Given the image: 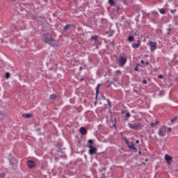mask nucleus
Instances as JSON below:
<instances>
[{
	"label": "nucleus",
	"instance_id": "nucleus-1",
	"mask_svg": "<svg viewBox=\"0 0 178 178\" xmlns=\"http://www.w3.org/2000/svg\"><path fill=\"white\" fill-rule=\"evenodd\" d=\"M42 41H43V42H46V44H49L51 47H56V45H58V42H56L55 39L52 38V36L49 34L44 35L42 38Z\"/></svg>",
	"mask_w": 178,
	"mask_h": 178
},
{
	"label": "nucleus",
	"instance_id": "nucleus-2",
	"mask_svg": "<svg viewBox=\"0 0 178 178\" xmlns=\"http://www.w3.org/2000/svg\"><path fill=\"white\" fill-rule=\"evenodd\" d=\"M172 131V128H168L165 126H163L161 129L159 131V135L160 137H165L166 136V133H170Z\"/></svg>",
	"mask_w": 178,
	"mask_h": 178
},
{
	"label": "nucleus",
	"instance_id": "nucleus-3",
	"mask_svg": "<svg viewBox=\"0 0 178 178\" xmlns=\"http://www.w3.org/2000/svg\"><path fill=\"white\" fill-rule=\"evenodd\" d=\"M127 63V56H121L118 60V66L123 67Z\"/></svg>",
	"mask_w": 178,
	"mask_h": 178
},
{
	"label": "nucleus",
	"instance_id": "nucleus-4",
	"mask_svg": "<svg viewBox=\"0 0 178 178\" xmlns=\"http://www.w3.org/2000/svg\"><path fill=\"white\" fill-rule=\"evenodd\" d=\"M125 143L127 144V145L128 146V148H129V149H132V151H134V152H137V148L135 147V145L133 142H130L129 141V140H127V138H125Z\"/></svg>",
	"mask_w": 178,
	"mask_h": 178
},
{
	"label": "nucleus",
	"instance_id": "nucleus-5",
	"mask_svg": "<svg viewBox=\"0 0 178 178\" xmlns=\"http://www.w3.org/2000/svg\"><path fill=\"white\" fill-rule=\"evenodd\" d=\"M89 150H88V154L89 155H95L97 154V151H98V149L92 145H89Z\"/></svg>",
	"mask_w": 178,
	"mask_h": 178
},
{
	"label": "nucleus",
	"instance_id": "nucleus-6",
	"mask_svg": "<svg viewBox=\"0 0 178 178\" xmlns=\"http://www.w3.org/2000/svg\"><path fill=\"white\" fill-rule=\"evenodd\" d=\"M165 160L166 161L168 165H172V162L173 161V158L169 156V154H165Z\"/></svg>",
	"mask_w": 178,
	"mask_h": 178
},
{
	"label": "nucleus",
	"instance_id": "nucleus-7",
	"mask_svg": "<svg viewBox=\"0 0 178 178\" xmlns=\"http://www.w3.org/2000/svg\"><path fill=\"white\" fill-rule=\"evenodd\" d=\"M149 45H150V51H155V49H156V48H158L156 47V42H150Z\"/></svg>",
	"mask_w": 178,
	"mask_h": 178
},
{
	"label": "nucleus",
	"instance_id": "nucleus-8",
	"mask_svg": "<svg viewBox=\"0 0 178 178\" xmlns=\"http://www.w3.org/2000/svg\"><path fill=\"white\" fill-rule=\"evenodd\" d=\"M27 165H28V168L29 169H33V168H35V162H34L31 160H29L27 161Z\"/></svg>",
	"mask_w": 178,
	"mask_h": 178
},
{
	"label": "nucleus",
	"instance_id": "nucleus-9",
	"mask_svg": "<svg viewBox=\"0 0 178 178\" xmlns=\"http://www.w3.org/2000/svg\"><path fill=\"white\" fill-rule=\"evenodd\" d=\"M129 127H130V129H138V127H140V124L138 123H134V124H131V123H129L128 124Z\"/></svg>",
	"mask_w": 178,
	"mask_h": 178
},
{
	"label": "nucleus",
	"instance_id": "nucleus-10",
	"mask_svg": "<svg viewBox=\"0 0 178 178\" xmlns=\"http://www.w3.org/2000/svg\"><path fill=\"white\" fill-rule=\"evenodd\" d=\"M140 45H141V40H138L137 43H134L132 44V48H140Z\"/></svg>",
	"mask_w": 178,
	"mask_h": 178
},
{
	"label": "nucleus",
	"instance_id": "nucleus-11",
	"mask_svg": "<svg viewBox=\"0 0 178 178\" xmlns=\"http://www.w3.org/2000/svg\"><path fill=\"white\" fill-rule=\"evenodd\" d=\"M80 133L82 134V136H85V134H87V129H86L84 127H81L80 129Z\"/></svg>",
	"mask_w": 178,
	"mask_h": 178
},
{
	"label": "nucleus",
	"instance_id": "nucleus-12",
	"mask_svg": "<svg viewBox=\"0 0 178 178\" xmlns=\"http://www.w3.org/2000/svg\"><path fill=\"white\" fill-rule=\"evenodd\" d=\"M101 87V83H99L96 88V99L98 98V94H99V88Z\"/></svg>",
	"mask_w": 178,
	"mask_h": 178
},
{
	"label": "nucleus",
	"instance_id": "nucleus-13",
	"mask_svg": "<svg viewBox=\"0 0 178 178\" xmlns=\"http://www.w3.org/2000/svg\"><path fill=\"white\" fill-rule=\"evenodd\" d=\"M108 3L111 5V6H115L116 5V2L113 0H108Z\"/></svg>",
	"mask_w": 178,
	"mask_h": 178
},
{
	"label": "nucleus",
	"instance_id": "nucleus-14",
	"mask_svg": "<svg viewBox=\"0 0 178 178\" xmlns=\"http://www.w3.org/2000/svg\"><path fill=\"white\" fill-rule=\"evenodd\" d=\"M22 118H26V119H29L30 118H31V114H22Z\"/></svg>",
	"mask_w": 178,
	"mask_h": 178
},
{
	"label": "nucleus",
	"instance_id": "nucleus-15",
	"mask_svg": "<svg viewBox=\"0 0 178 178\" xmlns=\"http://www.w3.org/2000/svg\"><path fill=\"white\" fill-rule=\"evenodd\" d=\"M128 41H129V42H133V41H134V37L132 36V35L129 36V37H128Z\"/></svg>",
	"mask_w": 178,
	"mask_h": 178
},
{
	"label": "nucleus",
	"instance_id": "nucleus-16",
	"mask_svg": "<svg viewBox=\"0 0 178 178\" xmlns=\"http://www.w3.org/2000/svg\"><path fill=\"white\" fill-rule=\"evenodd\" d=\"M50 99L51 101H55V99H56V95H51Z\"/></svg>",
	"mask_w": 178,
	"mask_h": 178
},
{
	"label": "nucleus",
	"instance_id": "nucleus-17",
	"mask_svg": "<svg viewBox=\"0 0 178 178\" xmlns=\"http://www.w3.org/2000/svg\"><path fill=\"white\" fill-rule=\"evenodd\" d=\"M3 119H5V115H3V113H0V122H3Z\"/></svg>",
	"mask_w": 178,
	"mask_h": 178
},
{
	"label": "nucleus",
	"instance_id": "nucleus-18",
	"mask_svg": "<svg viewBox=\"0 0 178 178\" xmlns=\"http://www.w3.org/2000/svg\"><path fill=\"white\" fill-rule=\"evenodd\" d=\"M159 12L161 15H165L166 13V11L163 8L159 9Z\"/></svg>",
	"mask_w": 178,
	"mask_h": 178
},
{
	"label": "nucleus",
	"instance_id": "nucleus-19",
	"mask_svg": "<svg viewBox=\"0 0 178 178\" xmlns=\"http://www.w3.org/2000/svg\"><path fill=\"white\" fill-rule=\"evenodd\" d=\"M70 24H67L65 27H64V31H67V30H69V29H70Z\"/></svg>",
	"mask_w": 178,
	"mask_h": 178
},
{
	"label": "nucleus",
	"instance_id": "nucleus-20",
	"mask_svg": "<svg viewBox=\"0 0 178 178\" xmlns=\"http://www.w3.org/2000/svg\"><path fill=\"white\" fill-rule=\"evenodd\" d=\"M91 38L93 40V41H98V36L97 35H92Z\"/></svg>",
	"mask_w": 178,
	"mask_h": 178
},
{
	"label": "nucleus",
	"instance_id": "nucleus-21",
	"mask_svg": "<svg viewBox=\"0 0 178 178\" xmlns=\"http://www.w3.org/2000/svg\"><path fill=\"white\" fill-rule=\"evenodd\" d=\"M158 123H159V122L156 121V122H152L150 125L152 126V127H155V126H156Z\"/></svg>",
	"mask_w": 178,
	"mask_h": 178
},
{
	"label": "nucleus",
	"instance_id": "nucleus-22",
	"mask_svg": "<svg viewBox=\"0 0 178 178\" xmlns=\"http://www.w3.org/2000/svg\"><path fill=\"white\" fill-rule=\"evenodd\" d=\"M88 144H90V145H92V144H94V140H92V139H90L89 140H88Z\"/></svg>",
	"mask_w": 178,
	"mask_h": 178
},
{
	"label": "nucleus",
	"instance_id": "nucleus-23",
	"mask_svg": "<svg viewBox=\"0 0 178 178\" xmlns=\"http://www.w3.org/2000/svg\"><path fill=\"white\" fill-rule=\"evenodd\" d=\"M177 120V117H175L173 119L171 120V123H175Z\"/></svg>",
	"mask_w": 178,
	"mask_h": 178
},
{
	"label": "nucleus",
	"instance_id": "nucleus-24",
	"mask_svg": "<svg viewBox=\"0 0 178 178\" xmlns=\"http://www.w3.org/2000/svg\"><path fill=\"white\" fill-rule=\"evenodd\" d=\"M9 77H10V74L9 72H7V73L6 74V79H9Z\"/></svg>",
	"mask_w": 178,
	"mask_h": 178
},
{
	"label": "nucleus",
	"instance_id": "nucleus-25",
	"mask_svg": "<svg viewBox=\"0 0 178 178\" xmlns=\"http://www.w3.org/2000/svg\"><path fill=\"white\" fill-rule=\"evenodd\" d=\"M104 170H106V167L102 168V169L99 170V172H102Z\"/></svg>",
	"mask_w": 178,
	"mask_h": 178
},
{
	"label": "nucleus",
	"instance_id": "nucleus-26",
	"mask_svg": "<svg viewBox=\"0 0 178 178\" xmlns=\"http://www.w3.org/2000/svg\"><path fill=\"white\" fill-rule=\"evenodd\" d=\"M115 74H118V75H119V74H122V71H120V70H117L116 72H115Z\"/></svg>",
	"mask_w": 178,
	"mask_h": 178
},
{
	"label": "nucleus",
	"instance_id": "nucleus-27",
	"mask_svg": "<svg viewBox=\"0 0 178 178\" xmlns=\"http://www.w3.org/2000/svg\"><path fill=\"white\" fill-rule=\"evenodd\" d=\"M131 115H130V113H127L126 115H125V117L129 119V118H130Z\"/></svg>",
	"mask_w": 178,
	"mask_h": 178
},
{
	"label": "nucleus",
	"instance_id": "nucleus-28",
	"mask_svg": "<svg viewBox=\"0 0 178 178\" xmlns=\"http://www.w3.org/2000/svg\"><path fill=\"white\" fill-rule=\"evenodd\" d=\"M0 178H5V174L3 173L0 174Z\"/></svg>",
	"mask_w": 178,
	"mask_h": 178
},
{
	"label": "nucleus",
	"instance_id": "nucleus-29",
	"mask_svg": "<svg viewBox=\"0 0 178 178\" xmlns=\"http://www.w3.org/2000/svg\"><path fill=\"white\" fill-rule=\"evenodd\" d=\"M134 70L135 72H138V67H135Z\"/></svg>",
	"mask_w": 178,
	"mask_h": 178
},
{
	"label": "nucleus",
	"instance_id": "nucleus-30",
	"mask_svg": "<svg viewBox=\"0 0 178 178\" xmlns=\"http://www.w3.org/2000/svg\"><path fill=\"white\" fill-rule=\"evenodd\" d=\"M140 63H141L142 65H144V63H145V61H144V60H140Z\"/></svg>",
	"mask_w": 178,
	"mask_h": 178
},
{
	"label": "nucleus",
	"instance_id": "nucleus-31",
	"mask_svg": "<svg viewBox=\"0 0 178 178\" xmlns=\"http://www.w3.org/2000/svg\"><path fill=\"white\" fill-rule=\"evenodd\" d=\"M143 84H147V80H145V79L143 80Z\"/></svg>",
	"mask_w": 178,
	"mask_h": 178
},
{
	"label": "nucleus",
	"instance_id": "nucleus-32",
	"mask_svg": "<svg viewBox=\"0 0 178 178\" xmlns=\"http://www.w3.org/2000/svg\"><path fill=\"white\" fill-rule=\"evenodd\" d=\"M159 79H163V75H159Z\"/></svg>",
	"mask_w": 178,
	"mask_h": 178
},
{
	"label": "nucleus",
	"instance_id": "nucleus-33",
	"mask_svg": "<svg viewBox=\"0 0 178 178\" xmlns=\"http://www.w3.org/2000/svg\"><path fill=\"white\" fill-rule=\"evenodd\" d=\"M136 144H140V140H137L136 141Z\"/></svg>",
	"mask_w": 178,
	"mask_h": 178
},
{
	"label": "nucleus",
	"instance_id": "nucleus-34",
	"mask_svg": "<svg viewBox=\"0 0 178 178\" xmlns=\"http://www.w3.org/2000/svg\"><path fill=\"white\" fill-rule=\"evenodd\" d=\"M168 30V32L172 31V29H170V28H169Z\"/></svg>",
	"mask_w": 178,
	"mask_h": 178
},
{
	"label": "nucleus",
	"instance_id": "nucleus-35",
	"mask_svg": "<svg viewBox=\"0 0 178 178\" xmlns=\"http://www.w3.org/2000/svg\"><path fill=\"white\" fill-rule=\"evenodd\" d=\"M14 165H17V161H15L14 162Z\"/></svg>",
	"mask_w": 178,
	"mask_h": 178
},
{
	"label": "nucleus",
	"instance_id": "nucleus-36",
	"mask_svg": "<svg viewBox=\"0 0 178 178\" xmlns=\"http://www.w3.org/2000/svg\"><path fill=\"white\" fill-rule=\"evenodd\" d=\"M102 177L105 178V174H102Z\"/></svg>",
	"mask_w": 178,
	"mask_h": 178
},
{
	"label": "nucleus",
	"instance_id": "nucleus-37",
	"mask_svg": "<svg viewBox=\"0 0 178 178\" xmlns=\"http://www.w3.org/2000/svg\"><path fill=\"white\" fill-rule=\"evenodd\" d=\"M146 65H149V63L148 61L146 62Z\"/></svg>",
	"mask_w": 178,
	"mask_h": 178
},
{
	"label": "nucleus",
	"instance_id": "nucleus-38",
	"mask_svg": "<svg viewBox=\"0 0 178 178\" xmlns=\"http://www.w3.org/2000/svg\"><path fill=\"white\" fill-rule=\"evenodd\" d=\"M167 34H168V35L170 34V32L168 31V32L167 33Z\"/></svg>",
	"mask_w": 178,
	"mask_h": 178
},
{
	"label": "nucleus",
	"instance_id": "nucleus-39",
	"mask_svg": "<svg viewBox=\"0 0 178 178\" xmlns=\"http://www.w3.org/2000/svg\"><path fill=\"white\" fill-rule=\"evenodd\" d=\"M138 154H141V152H140V151H139V152H138Z\"/></svg>",
	"mask_w": 178,
	"mask_h": 178
},
{
	"label": "nucleus",
	"instance_id": "nucleus-40",
	"mask_svg": "<svg viewBox=\"0 0 178 178\" xmlns=\"http://www.w3.org/2000/svg\"><path fill=\"white\" fill-rule=\"evenodd\" d=\"M10 163H12V161H10Z\"/></svg>",
	"mask_w": 178,
	"mask_h": 178
}]
</instances>
